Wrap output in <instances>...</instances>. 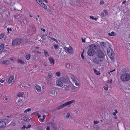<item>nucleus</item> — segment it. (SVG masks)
I'll return each instance as SVG.
<instances>
[{"label": "nucleus", "mask_w": 130, "mask_h": 130, "mask_svg": "<svg viewBox=\"0 0 130 130\" xmlns=\"http://www.w3.org/2000/svg\"><path fill=\"white\" fill-rule=\"evenodd\" d=\"M89 47V49L87 53L90 56H92L95 54V50H98L99 48V46L93 44L90 45Z\"/></svg>", "instance_id": "nucleus-1"}, {"label": "nucleus", "mask_w": 130, "mask_h": 130, "mask_svg": "<svg viewBox=\"0 0 130 130\" xmlns=\"http://www.w3.org/2000/svg\"><path fill=\"white\" fill-rule=\"evenodd\" d=\"M120 78L122 81L127 82L130 79V75L128 73H125L122 75Z\"/></svg>", "instance_id": "nucleus-2"}, {"label": "nucleus", "mask_w": 130, "mask_h": 130, "mask_svg": "<svg viewBox=\"0 0 130 130\" xmlns=\"http://www.w3.org/2000/svg\"><path fill=\"white\" fill-rule=\"evenodd\" d=\"M75 102L74 100H72L66 102L58 107L57 109L59 110L67 106H70L72 104L74 103Z\"/></svg>", "instance_id": "nucleus-3"}, {"label": "nucleus", "mask_w": 130, "mask_h": 130, "mask_svg": "<svg viewBox=\"0 0 130 130\" xmlns=\"http://www.w3.org/2000/svg\"><path fill=\"white\" fill-rule=\"evenodd\" d=\"M104 61V60L97 56L94 58L93 59V61L95 63L98 64L102 63Z\"/></svg>", "instance_id": "nucleus-4"}, {"label": "nucleus", "mask_w": 130, "mask_h": 130, "mask_svg": "<svg viewBox=\"0 0 130 130\" xmlns=\"http://www.w3.org/2000/svg\"><path fill=\"white\" fill-rule=\"evenodd\" d=\"M96 56L101 58L105 60V59L104 58L105 56V53L103 51L99 50L97 51Z\"/></svg>", "instance_id": "nucleus-5"}, {"label": "nucleus", "mask_w": 130, "mask_h": 130, "mask_svg": "<svg viewBox=\"0 0 130 130\" xmlns=\"http://www.w3.org/2000/svg\"><path fill=\"white\" fill-rule=\"evenodd\" d=\"M22 42V40L21 39H18L14 40L12 41V44L14 46L19 45Z\"/></svg>", "instance_id": "nucleus-6"}, {"label": "nucleus", "mask_w": 130, "mask_h": 130, "mask_svg": "<svg viewBox=\"0 0 130 130\" xmlns=\"http://www.w3.org/2000/svg\"><path fill=\"white\" fill-rule=\"evenodd\" d=\"M28 30L31 32H35L36 30V28L34 25H30L28 27Z\"/></svg>", "instance_id": "nucleus-7"}, {"label": "nucleus", "mask_w": 130, "mask_h": 130, "mask_svg": "<svg viewBox=\"0 0 130 130\" xmlns=\"http://www.w3.org/2000/svg\"><path fill=\"white\" fill-rule=\"evenodd\" d=\"M37 2L42 7L45 9L47 8V7L45 6L43 2L41 0H36Z\"/></svg>", "instance_id": "nucleus-8"}, {"label": "nucleus", "mask_w": 130, "mask_h": 130, "mask_svg": "<svg viewBox=\"0 0 130 130\" xmlns=\"http://www.w3.org/2000/svg\"><path fill=\"white\" fill-rule=\"evenodd\" d=\"M56 84L58 87H61L63 85V83L60 80V79L59 78L56 80Z\"/></svg>", "instance_id": "nucleus-9"}, {"label": "nucleus", "mask_w": 130, "mask_h": 130, "mask_svg": "<svg viewBox=\"0 0 130 130\" xmlns=\"http://www.w3.org/2000/svg\"><path fill=\"white\" fill-rule=\"evenodd\" d=\"M21 85L23 87L24 86L25 89H28L30 87V84L26 82H24L23 83H22Z\"/></svg>", "instance_id": "nucleus-10"}, {"label": "nucleus", "mask_w": 130, "mask_h": 130, "mask_svg": "<svg viewBox=\"0 0 130 130\" xmlns=\"http://www.w3.org/2000/svg\"><path fill=\"white\" fill-rule=\"evenodd\" d=\"M6 126V123L4 121H0V128H5Z\"/></svg>", "instance_id": "nucleus-11"}, {"label": "nucleus", "mask_w": 130, "mask_h": 130, "mask_svg": "<svg viewBox=\"0 0 130 130\" xmlns=\"http://www.w3.org/2000/svg\"><path fill=\"white\" fill-rule=\"evenodd\" d=\"M14 81V77L13 76L10 77L8 79L7 84H9L10 83L13 82Z\"/></svg>", "instance_id": "nucleus-12"}, {"label": "nucleus", "mask_w": 130, "mask_h": 130, "mask_svg": "<svg viewBox=\"0 0 130 130\" xmlns=\"http://www.w3.org/2000/svg\"><path fill=\"white\" fill-rule=\"evenodd\" d=\"M59 79L62 83H66L68 82V79L64 77H62L60 78Z\"/></svg>", "instance_id": "nucleus-13"}, {"label": "nucleus", "mask_w": 130, "mask_h": 130, "mask_svg": "<svg viewBox=\"0 0 130 130\" xmlns=\"http://www.w3.org/2000/svg\"><path fill=\"white\" fill-rule=\"evenodd\" d=\"M55 89L54 88H52L50 89V93L51 95L52 96H53L55 94Z\"/></svg>", "instance_id": "nucleus-14"}, {"label": "nucleus", "mask_w": 130, "mask_h": 130, "mask_svg": "<svg viewBox=\"0 0 130 130\" xmlns=\"http://www.w3.org/2000/svg\"><path fill=\"white\" fill-rule=\"evenodd\" d=\"M66 51H67L69 53H72L73 51V49L71 47H66L64 48Z\"/></svg>", "instance_id": "nucleus-15"}, {"label": "nucleus", "mask_w": 130, "mask_h": 130, "mask_svg": "<svg viewBox=\"0 0 130 130\" xmlns=\"http://www.w3.org/2000/svg\"><path fill=\"white\" fill-rule=\"evenodd\" d=\"M35 88L38 92L40 93L41 92V88L40 86L38 85H36L35 87Z\"/></svg>", "instance_id": "nucleus-16"}, {"label": "nucleus", "mask_w": 130, "mask_h": 130, "mask_svg": "<svg viewBox=\"0 0 130 130\" xmlns=\"http://www.w3.org/2000/svg\"><path fill=\"white\" fill-rule=\"evenodd\" d=\"M108 43L105 42H100V45L103 48H106L107 47Z\"/></svg>", "instance_id": "nucleus-17"}, {"label": "nucleus", "mask_w": 130, "mask_h": 130, "mask_svg": "<svg viewBox=\"0 0 130 130\" xmlns=\"http://www.w3.org/2000/svg\"><path fill=\"white\" fill-rule=\"evenodd\" d=\"M51 64L52 65L54 64V59L53 58L51 57H50L48 58Z\"/></svg>", "instance_id": "nucleus-18"}, {"label": "nucleus", "mask_w": 130, "mask_h": 130, "mask_svg": "<svg viewBox=\"0 0 130 130\" xmlns=\"http://www.w3.org/2000/svg\"><path fill=\"white\" fill-rule=\"evenodd\" d=\"M110 50H111V52H108L107 51L108 55L109 56H110V57L112 58L114 55V54L113 52H112V50L111 48H110Z\"/></svg>", "instance_id": "nucleus-19"}, {"label": "nucleus", "mask_w": 130, "mask_h": 130, "mask_svg": "<svg viewBox=\"0 0 130 130\" xmlns=\"http://www.w3.org/2000/svg\"><path fill=\"white\" fill-rule=\"evenodd\" d=\"M70 77L71 78L72 81H73L74 82H76L77 81V79L73 75H70Z\"/></svg>", "instance_id": "nucleus-20"}, {"label": "nucleus", "mask_w": 130, "mask_h": 130, "mask_svg": "<svg viewBox=\"0 0 130 130\" xmlns=\"http://www.w3.org/2000/svg\"><path fill=\"white\" fill-rule=\"evenodd\" d=\"M22 119L24 121L29 122V119L26 116H25L23 117Z\"/></svg>", "instance_id": "nucleus-21"}, {"label": "nucleus", "mask_w": 130, "mask_h": 130, "mask_svg": "<svg viewBox=\"0 0 130 130\" xmlns=\"http://www.w3.org/2000/svg\"><path fill=\"white\" fill-rule=\"evenodd\" d=\"M24 94V93L23 92H21L18 93L17 95L19 97H22Z\"/></svg>", "instance_id": "nucleus-22"}, {"label": "nucleus", "mask_w": 130, "mask_h": 130, "mask_svg": "<svg viewBox=\"0 0 130 130\" xmlns=\"http://www.w3.org/2000/svg\"><path fill=\"white\" fill-rule=\"evenodd\" d=\"M2 63L3 64H8L10 63V62L8 60L3 61H2Z\"/></svg>", "instance_id": "nucleus-23"}, {"label": "nucleus", "mask_w": 130, "mask_h": 130, "mask_svg": "<svg viewBox=\"0 0 130 130\" xmlns=\"http://www.w3.org/2000/svg\"><path fill=\"white\" fill-rule=\"evenodd\" d=\"M31 110V109L30 108H29L25 110L24 112V114H26L27 112H29Z\"/></svg>", "instance_id": "nucleus-24"}, {"label": "nucleus", "mask_w": 130, "mask_h": 130, "mask_svg": "<svg viewBox=\"0 0 130 130\" xmlns=\"http://www.w3.org/2000/svg\"><path fill=\"white\" fill-rule=\"evenodd\" d=\"M4 48V45L3 44H2L0 45V52L3 51Z\"/></svg>", "instance_id": "nucleus-25"}, {"label": "nucleus", "mask_w": 130, "mask_h": 130, "mask_svg": "<svg viewBox=\"0 0 130 130\" xmlns=\"http://www.w3.org/2000/svg\"><path fill=\"white\" fill-rule=\"evenodd\" d=\"M18 63H20L21 64H24L25 63L24 62L23 60L19 59L18 60Z\"/></svg>", "instance_id": "nucleus-26"}, {"label": "nucleus", "mask_w": 130, "mask_h": 130, "mask_svg": "<svg viewBox=\"0 0 130 130\" xmlns=\"http://www.w3.org/2000/svg\"><path fill=\"white\" fill-rule=\"evenodd\" d=\"M94 73L97 75H99L100 74V73L99 71L95 69H94Z\"/></svg>", "instance_id": "nucleus-27"}, {"label": "nucleus", "mask_w": 130, "mask_h": 130, "mask_svg": "<svg viewBox=\"0 0 130 130\" xmlns=\"http://www.w3.org/2000/svg\"><path fill=\"white\" fill-rule=\"evenodd\" d=\"M44 55L45 57H47L49 56L48 53L46 50H44Z\"/></svg>", "instance_id": "nucleus-28"}, {"label": "nucleus", "mask_w": 130, "mask_h": 130, "mask_svg": "<svg viewBox=\"0 0 130 130\" xmlns=\"http://www.w3.org/2000/svg\"><path fill=\"white\" fill-rule=\"evenodd\" d=\"M14 18L17 19H20L21 18V17L19 15H15Z\"/></svg>", "instance_id": "nucleus-29"}, {"label": "nucleus", "mask_w": 130, "mask_h": 130, "mask_svg": "<svg viewBox=\"0 0 130 130\" xmlns=\"http://www.w3.org/2000/svg\"><path fill=\"white\" fill-rule=\"evenodd\" d=\"M115 33L114 32H111V33H108V35L109 36H113L114 35V34H115Z\"/></svg>", "instance_id": "nucleus-30"}, {"label": "nucleus", "mask_w": 130, "mask_h": 130, "mask_svg": "<svg viewBox=\"0 0 130 130\" xmlns=\"http://www.w3.org/2000/svg\"><path fill=\"white\" fill-rule=\"evenodd\" d=\"M30 57V55L29 54L27 55L26 56V58L27 60H29Z\"/></svg>", "instance_id": "nucleus-31"}, {"label": "nucleus", "mask_w": 130, "mask_h": 130, "mask_svg": "<svg viewBox=\"0 0 130 130\" xmlns=\"http://www.w3.org/2000/svg\"><path fill=\"white\" fill-rule=\"evenodd\" d=\"M104 88L105 90L107 91L108 89V85H106L104 86Z\"/></svg>", "instance_id": "nucleus-32"}, {"label": "nucleus", "mask_w": 130, "mask_h": 130, "mask_svg": "<svg viewBox=\"0 0 130 130\" xmlns=\"http://www.w3.org/2000/svg\"><path fill=\"white\" fill-rule=\"evenodd\" d=\"M64 86L65 88V90H66L68 89L70 87V86L69 85L67 86V85H64Z\"/></svg>", "instance_id": "nucleus-33"}, {"label": "nucleus", "mask_w": 130, "mask_h": 130, "mask_svg": "<svg viewBox=\"0 0 130 130\" xmlns=\"http://www.w3.org/2000/svg\"><path fill=\"white\" fill-rule=\"evenodd\" d=\"M66 53L67 52L66 50L64 51H63L61 54V55H62L65 56L66 55Z\"/></svg>", "instance_id": "nucleus-34"}, {"label": "nucleus", "mask_w": 130, "mask_h": 130, "mask_svg": "<svg viewBox=\"0 0 130 130\" xmlns=\"http://www.w3.org/2000/svg\"><path fill=\"white\" fill-rule=\"evenodd\" d=\"M70 116V113H68L66 115V118L67 119H68L69 118Z\"/></svg>", "instance_id": "nucleus-35"}, {"label": "nucleus", "mask_w": 130, "mask_h": 130, "mask_svg": "<svg viewBox=\"0 0 130 130\" xmlns=\"http://www.w3.org/2000/svg\"><path fill=\"white\" fill-rule=\"evenodd\" d=\"M50 39H51L52 40H53L55 41L56 42L58 43V41H57V40H56V39H55L53 37H51Z\"/></svg>", "instance_id": "nucleus-36"}, {"label": "nucleus", "mask_w": 130, "mask_h": 130, "mask_svg": "<svg viewBox=\"0 0 130 130\" xmlns=\"http://www.w3.org/2000/svg\"><path fill=\"white\" fill-rule=\"evenodd\" d=\"M41 38L42 40H45L46 37L44 35H43L41 37Z\"/></svg>", "instance_id": "nucleus-37"}, {"label": "nucleus", "mask_w": 130, "mask_h": 130, "mask_svg": "<svg viewBox=\"0 0 130 130\" xmlns=\"http://www.w3.org/2000/svg\"><path fill=\"white\" fill-rule=\"evenodd\" d=\"M62 50L61 48H59L57 50V52L59 54L60 53L62 52Z\"/></svg>", "instance_id": "nucleus-38"}, {"label": "nucleus", "mask_w": 130, "mask_h": 130, "mask_svg": "<svg viewBox=\"0 0 130 130\" xmlns=\"http://www.w3.org/2000/svg\"><path fill=\"white\" fill-rule=\"evenodd\" d=\"M55 75L59 77L60 75V73L59 72H57L56 73Z\"/></svg>", "instance_id": "nucleus-39"}, {"label": "nucleus", "mask_w": 130, "mask_h": 130, "mask_svg": "<svg viewBox=\"0 0 130 130\" xmlns=\"http://www.w3.org/2000/svg\"><path fill=\"white\" fill-rule=\"evenodd\" d=\"M107 15L108 14V12L106 10H104L103 11Z\"/></svg>", "instance_id": "nucleus-40"}, {"label": "nucleus", "mask_w": 130, "mask_h": 130, "mask_svg": "<svg viewBox=\"0 0 130 130\" xmlns=\"http://www.w3.org/2000/svg\"><path fill=\"white\" fill-rule=\"evenodd\" d=\"M4 34H1L0 35V39H1L4 37Z\"/></svg>", "instance_id": "nucleus-41"}, {"label": "nucleus", "mask_w": 130, "mask_h": 130, "mask_svg": "<svg viewBox=\"0 0 130 130\" xmlns=\"http://www.w3.org/2000/svg\"><path fill=\"white\" fill-rule=\"evenodd\" d=\"M99 123V121H93V123L95 124H97Z\"/></svg>", "instance_id": "nucleus-42"}, {"label": "nucleus", "mask_w": 130, "mask_h": 130, "mask_svg": "<svg viewBox=\"0 0 130 130\" xmlns=\"http://www.w3.org/2000/svg\"><path fill=\"white\" fill-rule=\"evenodd\" d=\"M65 65L66 67L68 68H69L70 67V65L68 63H66Z\"/></svg>", "instance_id": "nucleus-43"}, {"label": "nucleus", "mask_w": 130, "mask_h": 130, "mask_svg": "<svg viewBox=\"0 0 130 130\" xmlns=\"http://www.w3.org/2000/svg\"><path fill=\"white\" fill-rule=\"evenodd\" d=\"M72 89L74 91H75L76 90V87L74 86L72 87Z\"/></svg>", "instance_id": "nucleus-44"}, {"label": "nucleus", "mask_w": 130, "mask_h": 130, "mask_svg": "<svg viewBox=\"0 0 130 130\" xmlns=\"http://www.w3.org/2000/svg\"><path fill=\"white\" fill-rule=\"evenodd\" d=\"M55 48L56 49L58 47V45L57 44L55 45H54Z\"/></svg>", "instance_id": "nucleus-45"}, {"label": "nucleus", "mask_w": 130, "mask_h": 130, "mask_svg": "<svg viewBox=\"0 0 130 130\" xmlns=\"http://www.w3.org/2000/svg\"><path fill=\"white\" fill-rule=\"evenodd\" d=\"M48 76L50 78H51L53 76L52 75H51L50 74H48Z\"/></svg>", "instance_id": "nucleus-46"}, {"label": "nucleus", "mask_w": 130, "mask_h": 130, "mask_svg": "<svg viewBox=\"0 0 130 130\" xmlns=\"http://www.w3.org/2000/svg\"><path fill=\"white\" fill-rule=\"evenodd\" d=\"M104 1H102L100 3V5H102L104 4Z\"/></svg>", "instance_id": "nucleus-47"}, {"label": "nucleus", "mask_w": 130, "mask_h": 130, "mask_svg": "<svg viewBox=\"0 0 130 130\" xmlns=\"http://www.w3.org/2000/svg\"><path fill=\"white\" fill-rule=\"evenodd\" d=\"M25 18H24V19L23 18V20L22 19L23 22L24 23V24H25V23L26 22V21L25 20Z\"/></svg>", "instance_id": "nucleus-48"}, {"label": "nucleus", "mask_w": 130, "mask_h": 130, "mask_svg": "<svg viewBox=\"0 0 130 130\" xmlns=\"http://www.w3.org/2000/svg\"><path fill=\"white\" fill-rule=\"evenodd\" d=\"M81 39H82V41L83 42H85V39H84L83 38H81Z\"/></svg>", "instance_id": "nucleus-49"}, {"label": "nucleus", "mask_w": 130, "mask_h": 130, "mask_svg": "<svg viewBox=\"0 0 130 130\" xmlns=\"http://www.w3.org/2000/svg\"><path fill=\"white\" fill-rule=\"evenodd\" d=\"M75 85L76 86H78L79 85V84L77 83V81L76 82H75Z\"/></svg>", "instance_id": "nucleus-50"}, {"label": "nucleus", "mask_w": 130, "mask_h": 130, "mask_svg": "<svg viewBox=\"0 0 130 130\" xmlns=\"http://www.w3.org/2000/svg\"><path fill=\"white\" fill-rule=\"evenodd\" d=\"M26 126L25 125H24L23 126V127L21 128V129H24L25 128H26Z\"/></svg>", "instance_id": "nucleus-51"}, {"label": "nucleus", "mask_w": 130, "mask_h": 130, "mask_svg": "<svg viewBox=\"0 0 130 130\" xmlns=\"http://www.w3.org/2000/svg\"><path fill=\"white\" fill-rule=\"evenodd\" d=\"M31 126V125H29L27 127H26V128L27 129H28V128L30 127Z\"/></svg>", "instance_id": "nucleus-52"}, {"label": "nucleus", "mask_w": 130, "mask_h": 130, "mask_svg": "<svg viewBox=\"0 0 130 130\" xmlns=\"http://www.w3.org/2000/svg\"><path fill=\"white\" fill-rule=\"evenodd\" d=\"M101 15L102 17H104V14L103 12H101Z\"/></svg>", "instance_id": "nucleus-53"}, {"label": "nucleus", "mask_w": 130, "mask_h": 130, "mask_svg": "<svg viewBox=\"0 0 130 130\" xmlns=\"http://www.w3.org/2000/svg\"><path fill=\"white\" fill-rule=\"evenodd\" d=\"M81 57L83 59H84V58L83 56V54H81Z\"/></svg>", "instance_id": "nucleus-54"}, {"label": "nucleus", "mask_w": 130, "mask_h": 130, "mask_svg": "<svg viewBox=\"0 0 130 130\" xmlns=\"http://www.w3.org/2000/svg\"><path fill=\"white\" fill-rule=\"evenodd\" d=\"M4 80H3V79H1V80H0V82L2 83H3L4 82Z\"/></svg>", "instance_id": "nucleus-55"}, {"label": "nucleus", "mask_w": 130, "mask_h": 130, "mask_svg": "<svg viewBox=\"0 0 130 130\" xmlns=\"http://www.w3.org/2000/svg\"><path fill=\"white\" fill-rule=\"evenodd\" d=\"M42 116H43V119L44 120V119H45V118L46 115H43Z\"/></svg>", "instance_id": "nucleus-56"}, {"label": "nucleus", "mask_w": 130, "mask_h": 130, "mask_svg": "<svg viewBox=\"0 0 130 130\" xmlns=\"http://www.w3.org/2000/svg\"><path fill=\"white\" fill-rule=\"evenodd\" d=\"M90 19H92L93 20L94 19V17H93L92 16H90Z\"/></svg>", "instance_id": "nucleus-57"}, {"label": "nucleus", "mask_w": 130, "mask_h": 130, "mask_svg": "<svg viewBox=\"0 0 130 130\" xmlns=\"http://www.w3.org/2000/svg\"><path fill=\"white\" fill-rule=\"evenodd\" d=\"M115 71H116L115 69H114L113 70L110 71V73H112V72H113Z\"/></svg>", "instance_id": "nucleus-58"}, {"label": "nucleus", "mask_w": 130, "mask_h": 130, "mask_svg": "<svg viewBox=\"0 0 130 130\" xmlns=\"http://www.w3.org/2000/svg\"><path fill=\"white\" fill-rule=\"evenodd\" d=\"M46 129L47 130H50V128L49 127H47Z\"/></svg>", "instance_id": "nucleus-59"}, {"label": "nucleus", "mask_w": 130, "mask_h": 130, "mask_svg": "<svg viewBox=\"0 0 130 130\" xmlns=\"http://www.w3.org/2000/svg\"><path fill=\"white\" fill-rule=\"evenodd\" d=\"M41 30H42L43 32H45V29H43L42 28H41Z\"/></svg>", "instance_id": "nucleus-60"}, {"label": "nucleus", "mask_w": 130, "mask_h": 130, "mask_svg": "<svg viewBox=\"0 0 130 130\" xmlns=\"http://www.w3.org/2000/svg\"><path fill=\"white\" fill-rule=\"evenodd\" d=\"M39 120H41V121L42 122H43L44 121V120L43 119H41L40 118L39 119Z\"/></svg>", "instance_id": "nucleus-61"}, {"label": "nucleus", "mask_w": 130, "mask_h": 130, "mask_svg": "<svg viewBox=\"0 0 130 130\" xmlns=\"http://www.w3.org/2000/svg\"><path fill=\"white\" fill-rule=\"evenodd\" d=\"M7 30L9 31V30L10 31H11L12 30V29L11 28H8L7 29Z\"/></svg>", "instance_id": "nucleus-62"}, {"label": "nucleus", "mask_w": 130, "mask_h": 130, "mask_svg": "<svg viewBox=\"0 0 130 130\" xmlns=\"http://www.w3.org/2000/svg\"><path fill=\"white\" fill-rule=\"evenodd\" d=\"M114 111L115 112V113H118V111L117 109H115Z\"/></svg>", "instance_id": "nucleus-63"}, {"label": "nucleus", "mask_w": 130, "mask_h": 130, "mask_svg": "<svg viewBox=\"0 0 130 130\" xmlns=\"http://www.w3.org/2000/svg\"><path fill=\"white\" fill-rule=\"evenodd\" d=\"M37 53H38L40 54H41V52H38V51H37Z\"/></svg>", "instance_id": "nucleus-64"}]
</instances>
